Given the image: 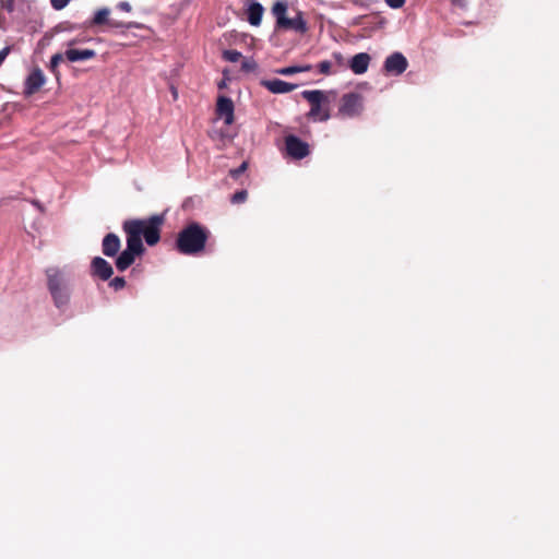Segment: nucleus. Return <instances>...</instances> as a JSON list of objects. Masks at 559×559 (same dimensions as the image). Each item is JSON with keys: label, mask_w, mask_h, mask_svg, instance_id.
<instances>
[{"label": "nucleus", "mask_w": 559, "mask_h": 559, "mask_svg": "<svg viewBox=\"0 0 559 559\" xmlns=\"http://www.w3.org/2000/svg\"><path fill=\"white\" fill-rule=\"evenodd\" d=\"M164 222V214L153 215L146 219H130L123 223V230L129 239L135 236L140 245H143V237L148 246H155L160 239V228Z\"/></svg>", "instance_id": "f257e3e1"}, {"label": "nucleus", "mask_w": 559, "mask_h": 559, "mask_svg": "<svg viewBox=\"0 0 559 559\" xmlns=\"http://www.w3.org/2000/svg\"><path fill=\"white\" fill-rule=\"evenodd\" d=\"M209 230L198 223H191L177 235V250L185 254L201 253L209 238Z\"/></svg>", "instance_id": "f03ea898"}, {"label": "nucleus", "mask_w": 559, "mask_h": 559, "mask_svg": "<svg viewBox=\"0 0 559 559\" xmlns=\"http://www.w3.org/2000/svg\"><path fill=\"white\" fill-rule=\"evenodd\" d=\"M301 96L310 104V110L307 115L308 118L319 121H328L331 118L329 104L336 97L334 91H304L301 92Z\"/></svg>", "instance_id": "7ed1b4c3"}, {"label": "nucleus", "mask_w": 559, "mask_h": 559, "mask_svg": "<svg viewBox=\"0 0 559 559\" xmlns=\"http://www.w3.org/2000/svg\"><path fill=\"white\" fill-rule=\"evenodd\" d=\"M47 287L52 297L53 304L58 309L68 306L70 301V281L57 267L46 270Z\"/></svg>", "instance_id": "20e7f679"}, {"label": "nucleus", "mask_w": 559, "mask_h": 559, "mask_svg": "<svg viewBox=\"0 0 559 559\" xmlns=\"http://www.w3.org/2000/svg\"><path fill=\"white\" fill-rule=\"evenodd\" d=\"M288 5L284 1H276L272 7V14L274 15L275 28L278 31H294L299 34L308 32V25L304 19V13L298 11L294 17H287Z\"/></svg>", "instance_id": "39448f33"}, {"label": "nucleus", "mask_w": 559, "mask_h": 559, "mask_svg": "<svg viewBox=\"0 0 559 559\" xmlns=\"http://www.w3.org/2000/svg\"><path fill=\"white\" fill-rule=\"evenodd\" d=\"M364 110V97L359 93L344 94L340 100L337 115L343 118L359 116Z\"/></svg>", "instance_id": "423d86ee"}, {"label": "nucleus", "mask_w": 559, "mask_h": 559, "mask_svg": "<svg viewBox=\"0 0 559 559\" xmlns=\"http://www.w3.org/2000/svg\"><path fill=\"white\" fill-rule=\"evenodd\" d=\"M143 251L144 247L138 242L135 236L131 239L127 238V248L116 259L118 271L123 272L130 267L134 263L135 257L142 254Z\"/></svg>", "instance_id": "0eeeda50"}, {"label": "nucleus", "mask_w": 559, "mask_h": 559, "mask_svg": "<svg viewBox=\"0 0 559 559\" xmlns=\"http://www.w3.org/2000/svg\"><path fill=\"white\" fill-rule=\"evenodd\" d=\"M284 142L286 154L293 159L299 160L310 154L309 144L296 135L289 134L285 136Z\"/></svg>", "instance_id": "6e6552de"}, {"label": "nucleus", "mask_w": 559, "mask_h": 559, "mask_svg": "<svg viewBox=\"0 0 559 559\" xmlns=\"http://www.w3.org/2000/svg\"><path fill=\"white\" fill-rule=\"evenodd\" d=\"M46 83V76L41 69L34 68L27 75L24 83V94L26 96L34 95Z\"/></svg>", "instance_id": "1a4fd4ad"}, {"label": "nucleus", "mask_w": 559, "mask_h": 559, "mask_svg": "<svg viewBox=\"0 0 559 559\" xmlns=\"http://www.w3.org/2000/svg\"><path fill=\"white\" fill-rule=\"evenodd\" d=\"M407 59L401 52L390 55L384 61V70L391 74H402L407 69Z\"/></svg>", "instance_id": "9d476101"}, {"label": "nucleus", "mask_w": 559, "mask_h": 559, "mask_svg": "<svg viewBox=\"0 0 559 559\" xmlns=\"http://www.w3.org/2000/svg\"><path fill=\"white\" fill-rule=\"evenodd\" d=\"M234 103L229 97L219 96L216 103V114L222 118L225 124L229 126L234 122Z\"/></svg>", "instance_id": "9b49d317"}, {"label": "nucleus", "mask_w": 559, "mask_h": 559, "mask_svg": "<svg viewBox=\"0 0 559 559\" xmlns=\"http://www.w3.org/2000/svg\"><path fill=\"white\" fill-rule=\"evenodd\" d=\"M91 267L93 275L99 277L102 281H108L114 273L110 263L100 257H96L92 260Z\"/></svg>", "instance_id": "f8f14e48"}, {"label": "nucleus", "mask_w": 559, "mask_h": 559, "mask_svg": "<svg viewBox=\"0 0 559 559\" xmlns=\"http://www.w3.org/2000/svg\"><path fill=\"white\" fill-rule=\"evenodd\" d=\"M261 85L273 94L289 93L296 90L298 86L297 84L288 83L278 79L264 80L261 82Z\"/></svg>", "instance_id": "ddd939ff"}, {"label": "nucleus", "mask_w": 559, "mask_h": 559, "mask_svg": "<svg viewBox=\"0 0 559 559\" xmlns=\"http://www.w3.org/2000/svg\"><path fill=\"white\" fill-rule=\"evenodd\" d=\"M120 239L116 234H107L102 242V250L106 257H115L120 250Z\"/></svg>", "instance_id": "4468645a"}, {"label": "nucleus", "mask_w": 559, "mask_h": 559, "mask_svg": "<svg viewBox=\"0 0 559 559\" xmlns=\"http://www.w3.org/2000/svg\"><path fill=\"white\" fill-rule=\"evenodd\" d=\"M370 56L366 52L355 55L349 61V68L355 74H362L368 70Z\"/></svg>", "instance_id": "2eb2a0df"}, {"label": "nucleus", "mask_w": 559, "mask_h": 559, "mask_svg": "<svg viewBox=\"0 0 559 559\" xmlns=\"http://www.w3.org/2000/svg\"><path fill=\"white\" fill-rule=\"evenodd\" d=\"M95 56L96 52L93 49H68L64 52V57L71 62L93 59Z\"/></svg>", "instance_id": "dca6fc26"}, {"label": "nucleus", "mask_w": 559, "mask_h": 559, "mask_svg": "<svg viewBox=\"0 0 559 559\" xmlns=\"http://www.w3.org/2000/svg\"><path fill=\"white\" fill-rule=\"evenodd\" d=\"M263 12H264V8L262 7L261 3H259V2L251 3L247 10L248 22L252 26H259L262 21Z\"/></svg>", "instance_id": "f3484780"}, {"label": "nucleus", "mask_w": 559, "mask_h": 559, "mask_svg": "<svg viewBox=\"0 0 559 559\" xmlns=\"http://www.w3.org/2000/svg\"><path fill=\"white\" fill-rule=\"evenodd\" d=\"M110 10L108 8H102L96 11L94 17L85 23L86 27L99 26L109 23Z\"/></svg>", "instance_id": "a211bd4d"}, {"label": "nucleus", "mask_w": 559, "mask_h": 559, "mask_svg": "<svg viewBox=\"0 0 559 559\" xmlns=\"http://www.w3.org/2000/svg\"><path fill=\"white\" fill-rule=\"evenodd\" d=\"M312 68L313 67L311 64L290 66V67H284V68L277 69L276 73L281 74V75L288 76V75H293V74H296V73L309 72V71L312 70Z\"/></svg>", "instance_id": "6ab92c4d"}, {"label": "nucleus", "mask_w": 559, "mask_h": 559, "mask_svg": "<svg viewBox=\"0 0 559 559\" xmlns=\"http://www.w3.org/2000/svg\"><path fill=\"white\" fill-rule=\"evenodd\" d=\"M63 61V55L62 53H56L51 57L50 59V63H49V70L58 75V67L60 64V62Z\"/></svg>", "instance_id": "aec40b11"}, {"label": "nucleus", "mask_w": 559, "mask_h": 559, "mask_svg": "<svg viewBox=\"0 0 559 559\" xmlns=\"http://www.w3.org/2000/svg\"><path fill=\"white\" fill-rule=\"evenodd\" d=\"M241 57H242V55L238 50L230 49V50L223 51V58L229 62H237L240 60Z\"/></svg>", "instance_id": "412c9836"}, {"label": "nucleus", "mask_w": 559, "mask_h": 559, "mask_svg": "<svg viewBox=\"0 0 559 559\" xmlns=\"http://www.w3.org/2000/svg\"><path fill=\"white\" fill-rule=\"evenodd\" d=\"M248 198V192L247 190H240V191H237L235 192L231 198H230V202L233 204H240V203H243Z\"/></svg>", "instance_id": "4be33fe9"}, {"label": "nucleus", "mask_w": 559, "mask_h": 559, "mask_svg": "<svg viewBox=\"0 0 559 559\" xmlns=\"http://www.w3.org/2000/svg\"><path fill=\"white\" fill-rule=\"evenodd\" d=\"M248 168V163L242 162L241 165L237 168L229 170V176L234 179H237L241 174H243Z\"/></svg>", "instance_id": "5701e85b"}, {"label": "nucleus", "mask_w": 559, "mask_h": 559, "mask_svg": "<svg viewBox=\"0 0 559 559\" xmlns=\"http://www.w3.org/2000/svg\"><path fill=\"white\" fill-rule=\"evenodd\" d=\"M109 286L115 290L122 289L126 286V280L122 276H117L110 281Z\"/></svg>", "instance_id": "b1692460"}, {"label": "nucleus", "mask_w": 559, "mask_h": 559, "mask_svg": "<svg viewBox=\"0 0 559 559\" xmlns=\"http://www.w3.org/2000/svg\"><path fill=\"white\" fill-rule=\"evenodd\" d=\"M331 68H332V63L328 60L321 61L318 64L319 72L324 75H330L332 73Z\"/></svg>", "instance_id": "393cba45"}, {"label": "nucleus", "mask_w": 559, "mask_h": 559, "mask_svg": "<svg viewBox=\"0 0 559 559\" xmlns=\"http://www.w3.org/2000/svg\"><path fill=\"white\" fill-rule=\"evenodd\" d=\"M69 2L70 0H50L51 7L55 10H62L68 5Z\"/></svg>", "instance_id": "a878e982"}, {"label": "nucleus", "mask_w": 559, "mask_h": 559, "mask_svg": "<svg viewBox=\"0 0 559 559\" xmlns=\"http://www.w3.org/2000/svg\"><path fill=\"white\" fill-rule=\"evenodd\" d=\"M385 3L392 9H400L405 4L406 0H384Z\"/></svg>", "instance_id": "bb28decb"}, {"label": "nucleus", "mask_w": 559, "mask_h": 559, "mask_svg": "<svg viewBox=\"0 0 559 559\" xmlns=\"http://www.w3.org/2000/svg\"><path fill=\"white\" fill-rule=\"evenodd\" d=\"M11 48L9 46L4 47L0 50V66L5 60L7 56L10 53Z\"/></svg>", "instance_id": "cd10ccee"}, {"label": "nucleus", "mask_w": 559, "mask_h": 559, "mask_svg": "<svg viewBox=\"0 0 559 559\" xmlns=\"http://www.w3.org/2000/svg\"><path fill=\"white\" fill-rule=\"evenodd\" d=\"M118 8L121 10V11H124V12H130L131 11V5L129 2L127 1H121L118 3Z\"/></svg>", "instance_id": "c85d7f7f"}, {"label": "nucleus", "mask_w": 559, "mask_h": 559, "mask_svg": "<svg viewBox=\"0 0 559 559\" xmlns=\"http://www.w3.org/2000/svg\"><path fill=\"white\" fill-rule=\"evenodd\" d=\"M255 68V63L254 62H250V61H243L242 62V69L246 70V71H251Z\"/></svg>", "instance_id": "c756f323"}, {"label": "nucleus", "mask_w": 559, "mask_h": 559, "mask_svg": "<svg viewBox=\"0 0 559 559\" xmlns=\"http://www.w3.org/2000/svg\"><path fill=\"white\" fill-rule=\"evenodd\" d=\"M108 26L118 28V27H123L124 24L122 22H117V21L110 20L108 23Z\"/></svg>", "instance_id": "7c9ffc66"}, {"label": "nucleus", "mask_w": 559, "mask_h": 559, "mask_svg": "<svg viewBox=\"0 0 559 559\" xmlns=\"http://www.w3.org/2000/svg\"><path fill=\"white\" fill-rule=\"evenodd\" d=\"M465 0H451V2L455 5H462Z\"/></svg>", "instance_id": "2f4dec72"}, {"label": "nucleus", "mask_w": 559, "mask_h": 559, "mask_svg": "<svg viewBox=\"0 0 559 559\" xmlns=\"http://www.w3.org/2000/svg\"><path fill=\"white\" fill-rule=\"evenodd\" d=\"M169 91L171 92L173 96L175 97V85L174 84L169 85Z\"/></svg>", "instance_id": "473e14b6"}, {"label": "nucleus", "mask_w": 559, "mask_h": 559, "mask_svg": "<svg viewBox=\"0 0 559 559\" xmlns=\"http://www.w3.org/2000/svg\"><path fill=\"white\" fill-rule=\"evenodd\" d=\"M333 56H334V58H335L336 60L342 61V55H341V53H336V52H335Z\"/></svg>", "instance_id": "72a5a7b5"}]
</instances>
